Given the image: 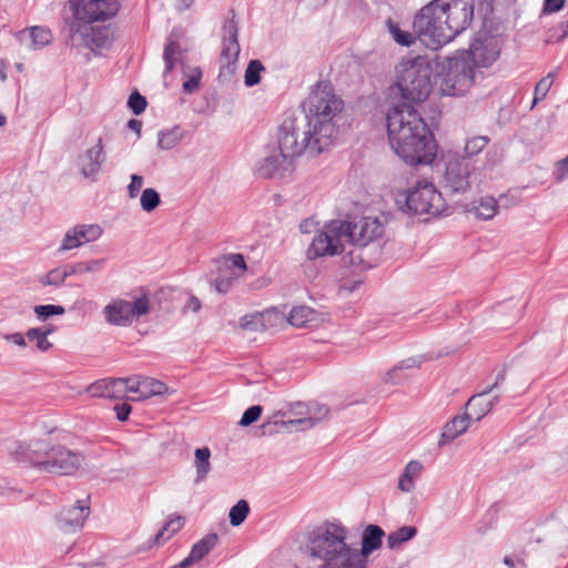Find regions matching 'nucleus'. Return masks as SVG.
Listing matches in <instances>:
<instances>
[{
	"label": "nucleus",
	"instance_id": "1",
	"mask_svg": "<svg viewBox=\"0 0 568 568\" xmlns=\"http://www.w3.org/2000/svg\"><path fill=\"white\" fill-rule=\"evenodd\" d=\"M348 529L341 523L324 521L307 534L306 551L318 568H367V557L382 547L384 530L368 525L362 536L361 549L347 542Z\"/></svg>",
	"mask_w": 568,
	"mask_h": 568
},
{
	"label": "nucleus",
	"instance_id": "2",
	"mask_svg": "<svg viewBox=\"0 0 568 568\" xmlns=\"http://www.w3.org/2000/svg\"><path fill=\"white\" fill-rule=\"evenodd\" d=\"M390 148L407 164H429L436 155V142L427 123L410 104L400 102L387 112Z\"/></svg>",
	"mask_w": 568,
	"mask_h": 568
},
{
	"label": "nucleus",
	"instance_id": "3",
	"mask_svg": "<svg viewBox=\"0 0 568 568\" xmlns=\"http://www.w3.org/2000/svg\"><path fill=\"white\" fill-rule=\"evenodd\" d=\"M73 13L71 20H65L64 31L74 41L79 36L85 48H106L111 42L112 32L106 26H93L94 22L113 18L119 9L118 0H69Z\"/></svg>",
	"mask_w": 568,
	"mask_h": 568
},
{
	"label": "nucleus",
	"instance_id": "4",
	"mask_svg": "<svg viewBox=\"0 0 568 568\" xmlns=\"http://www.w3.org/2000/svg\"><path fill=\"white\" fill-rule=\"evenodd\" d=\"M8 452L18 463L28 464L43 471L57 475L70 476L81 467L84 457L64 446L49 448L42 440L24 445L20 442H10L7 445Z\"/></svg>",
	"mask_w": 568,
	"mask_h": 568
},
{
	"label": "nucleus",
	"instance_id": "5",
	"mask_svg": "<svg viewBox=\"0 0 568 568\" xmlns=\"http://www.w3.org/2000/svg\"><path fill=\"white\" fill-rule=\"evenodd\" d=\"M303 108L304 118L317 130V134L324 141L332 144L337 134L335 119L344 109V101L335 93L333 85L328 81L318 82L310 92Z\"/></svg>",
	"mask_w": 568,
	"mask_h": 568
},
{
	"label": "nucleus",
	"instance_id": "6",
	"mask_svg": "<svg viewBox=\"0 0 568 568\" xmlns=\"http://www.w3.org/2000/svg\"><path fill=\"white\" fill-rule=\"evenodd\" d=\"M278 150L293 160L304 153L316 156L331 144L317 134V130L304 116H286L277 134Z\"/></svg>",
	"mask_w": 568,
	"mask_h": 568
},
{
	"label": "nucleus",
	"instance_id": "7",
	"mask_svg": "<svg viewBox=\"0 0 568 568\" xmlns=\"http://www.w3.org/2000/svg\"><path fill=\"white\" fill-rule=\"evenodd\" d=\"M397 77V89L403 102L410 105L425 101L432 92V69L422 57L400 62Z\"/></svg>",
	"mask_w": 568,
	"mask_h": 568
},
{
	"label": "nucleus",
	"instance_id": "8",
	"mask_svg": "<svg viewBox=\"0 0 568 568\" xmlns=\"http://www.w3.org/2000/svg\"><path fill=\"white\" fill-rule=\"evenodd\" d=\"M396 204L409 215L439 216L448 210L442 193L426 180H417L406 192L397 194Z\"/></svg>",
	"mask_w": 568,
	"mask_h": 568
},
{
	"label": "nucleus",
	"instance_id": "9",
	"mask_svg": "<svg viewBox=\"0 0 568 568\" xmlns=\"http://www.w3.org/2000/svg\"><path fill=\"white\" fill-rule=\"evenodd\" d=\"M477 65L464 51L448 58L439 74V90L443 95H463L473 87Z\"/></svg>",
	"mask_w": 568,
	"mask_h": 568
},
{
	"label": "nucleus",
	"instance_id": "10",
	"mask_svg": "<svg viewBox=\"0 0 568 568\" xmlns=\"http://www.w3.org/2000/svg\"><path fill=\"white\" fill-rule=\"evenodd\" d=\"M444 14L438 0H432L422 7L413 20L414 33L429 49L437 50L449 43L447 31L443 28Z\"/></svg>",
	"mask_w": 568,
	"mask_h": 568
},
{
	"label": "nucleus",
	"instance_id": "11",
	"mask_svg": "<svg viewBox=\"0 0 568 568\" xmlns=\"http://www.w3.org/2000/svg\"><path fill=\"white\" fill-rule=\"evenodd\" d=\"M348 230L343 220H335L325 224L324 229L312 240L306 251L307 258L316 260L339 254L344 248V234Z\"/></svg>",
	"mask_w": 568,
	"mask_h": 568
},
{
	"label": "nucleus",
	"instance_id": "12",
	"mask_svg": "<svg viewBox=\"0 0 568 568\" xmlns=\"http://www.w3.org/2000/svg\"><path fill=\"white\" fill-rule=\"evenodd\" d=\"M231 18H227L222 27V51L221 68L217 79L221 83L232 80L236 72V62L240 54L239 23L235 20V12L231 10Z\"/></svg>",
	"mask_w": 568,
	"mask_h": 568
},
{
	"label": "nucleus",
	"instance_id": "13",
	"mask_svg": "<svg viewBox=\"0 0 568 568\" xmlns=\"http://www.w3.org/2000/svg\"><path fill=\"white\" fill-rule=\"evenodd\" d=\"M444 14V30L449 42L468 29L474 20V0H438Z\"/></svg>",
	"mask_w": 568,
	"mask_h": 568
},
{
	"label": "nucleus",
	"instance_id": "14",
	"mask_svg": "<svg viewBox=\"0 0 568 568\" xmlns=\"http://www.w3.org/2000/svg\"><path fill=\"white\" fill-rule=\"evenodd\" d=\"M474 172L475 165L469 159L462 158L459 154L448 155L442 180L444 190L453 194L467 192L470 189Z\"/></svg>",
	"mask_w": 568,
	"mask_h": 568
},
{
	"label": "nucleus",
	"instance_id": "15",
	"mask_svg": "<svg viewBox=\"0 0 568 568\" xmlns=\"http://www.w3.org/2000/svg\"><path fill=\"white\" fill-rule=\"evenodd\" d=\"M343 221L349 229L344 234L345 241L349 243L377 245L375 240L384 233V226L377 217H362L355 223Z\"/></svg>",
	"mask_w": 568,
	"mask_h": 568
},
{
	"label": "nucleus",
	"instance_id": "16",
	"mask_svg": "<svg viewBox=\"0 0 568 568\" xmlns=\"http://www.w3.org/2000/svg\"><path fill=\"white\" fill-rule=\"evenodd\" d=\"M465 54L474 61L477 68H487L491 65L500 54L499 40L494 36H477Z\"/></svg>",
	"mask_w": 568,
	"mask_h": 568
},
{
	"label": "nucleus",
	"instance_id": "17",
	"mask_svg": "<svg viewBox=\"0 0 568 568\" xmlns=\"http://www.w3.org/2000/svg\"><path fill=\"white\" fill-rule=\"evenodd\" d=\"M294 160L284 152H273L256 164V172L262 178H285L294 171Z\"/></svg>",
	"mask_w": 568,
	"mask_h": 568
},
{
	"label": "nucleus",
	"instance_id": "18",
	"mask_svg": "<svg viewBox=\"0 0 568 568\" xmlns=\"http://www.w3.org/2000/svg\"><path fill=\"white\" fill-rule=\"evenodd\" d=\"M105 161L106 153L104 151L102 138H99L93 146L80 153L77 158V164L80 173L85 179H92L93 181H95V178Z\"/></svg>",
	"mask_w": 568,
	"mask_h": 568
},
{
	"label": "nucleus",
	"instance_id": "19",
	"mask_svg": "<svg viewBox=\"0 0 568 568\" xmlns=\"http://www.w3.org/2000/svg\"><path fill=\"white\" fill-rule=\"evenodd\" d=\"M505 379V372H500L496 381L489 387L483 389L481 392L473 395L468 402L466 403V413L468 416H471V422H479L484 416H486L495 404L498 403L499 397L495 396L493 399L486 398V396L493 392V389L497 388L499 383Z\"/></svg>",
	"mask_w": 568,
	"mask_h": 568
},
{
	"label": "nucleus",
	"instance_id": "20",
	"mask_svg": "<svg viewBox=\"0 0 568 568\" xmlns=\"http://www.w3.org/2000/svg\"><path fill=\"white\" fill-rule=\"evenodd\" d=\"M352 248L344 257V263L358 271L374 267L377 264L381 248L378 245L351 243Z\"/></svg>",
	"mask_w": 568,
	"mask_h": 568
},
{
	"label": "nucleus",
	"instance_id": "21",
	"mask_svg": "<svg viewBox=\"0 0 568 568\" xmlns=\"http://www.w3.org/2000/svg\"><path fill=\"white\" fill-rule=\"evenodd\" d=\"M102 235V229L98 224H82L69 230L62 241L60 251H69L84 243L98 240Z\"/></svg>",
	"mask_w": 568,
	"mask_h": 568
},
{
	"label": "nucleus",
	"instance_id": "22",
	"mask_svg": "<svg viewBox=\"0 0 568 568\" xmlns=\"http://www.w3.org/2000/svg\"><path fill=\"white\" fill-rule=\"evenodd\" d=\"M90 514L89 506L78 505L63 508L57 517V524L64 531L75 530L83 526L85 518Z\"/></svg>",
	"mask_w": 568,
	"mask_h": 568
},
{
	"label": "nucleus",
	"instance_id": "23",
	"mask_svg": "<svg viewBox=\"0 0 568 568\" xmlns=\"http://www.w3.org/2000/svg\"><path fill=\"white\" fill-rule=\"evenodd\" d=\"M103 314L105 321L115 326H126L131 324L133 316L130 308V302L124 300H113L104 306Z\"/></svg>",
	"mask_w": 568,
	"mask_h": 568
},
{
	"label": "nucleus",
	"instance_id": "24",
	"mask_svg": "<svg viewBox=\"0 0 568 568\" xmlns=\"http://www.w3.org/2000/svg\"><path fill=\"white\" fill-rule=\"evenodd\" d=\"M90 394L104 398H121L125 394V378H104L89 386Z\"/></svg>",
	"mask_w": 568,
	"mask_h": 568
},
{
	"label": "nucleus",
	"instance_id": "25",
	"mask_svg": "<svg viewBox=\"0 0 568 568\" xmlns=\"http://www.w3.org/2000/svg\"><path fill=\"white\" fill-rule=\"evenodd\" d=\"M470 424L471 416L467 414L455 416L444 425L438 446L443 447L463 435L469 428Z\"/></svg>",
	"mask_w": 568,
	"mask_h": 568
},
{
	"label": "nucleus",
	"instance_id": "26",
	"mask_svg": "<svg viewBox=\"0 0 568 568\" xmlns=\"http://www.w3.org/2000/svg\"><path fill=\"white\" fill-rule=\"evenodd\" d=\"M17 37L21 43L29 41V47L33 50L42 49L52 41L50 29L38 26L21 30Z\"/></svg>",
	"mask_w": 568,
	"mask_h": 568
},
{
	"label": "nucleus",
	"instance_id": "27",
	"mask_svg": "<svg viewBox=\"0 0 568 568\" xmlns=\"http://www.w3.org/2000/svg\"><path fill=\"white\" fill-rule=\"evenodd\" d=\"M277 314L272 310L262 313L246 314L240 318V327L245 331L261 332L272 325V318Z\"/></svg>",
	"mask_w": 568,
	"mask_h": 568
},
{
	"label": "nucleus",
	"instance_id": "28",
	"mask_svg": "<svg viewBox=\"0 0 568 568\" xmlns=\"http://www.w3.org/2000/svg\"><path fill=\"white\" fill-rule=\"evenodd\" d=\"M423 470V465L418 460H410L404 468L399 480L398 488L404 493H410L415 488V479H417Z\"/></svg>",
	"mask_w": 568,
	"mask_h": 568
},
{
	"label": "nucleus",
	"instance_id": "29",
	"mask_svg": "<svg viewBox=\"0 0 568 568\" xmlns=\"http://www.w3.org/2000/svg\"><path fill=\"white\" fill-rule=\"evenodd\" d=\"M287 321L292 326L307 327L316 322V312L305 305L294 306L287 316Z\"/></svg>",
	"mask_w": 568,
	"mask_h": 568
},
{
	"label": "nucleus",
	"instance_id": "30",
	"mask_svg": "<svg viewBox=\"0 0 568 568\" xmlns=\"http://www.w3.org/2000/svg\"><path fill=\"white\" fill-rule=\"evenodd\" d=\"M181 58H182L181 44H180L179 40L176 38H174L173 34H171V36H169V38L166 40V43L164 47V52H163V60L165 63L164 74L170 73L174 69L175 64L180 61Z\"/></svg>",
	"mask_w": 568,
	"mask_h": 568
},
{
	"label": "nucleus",
	"instance_id": "31",
	"mask_svg": "<svg viewBox=\"0 0 568 568\" xmlns=\"http://www.w3.org/2000/svg\"><path fill=\"white\" fill-rule=\"evenodd\" d=\"M217 535L215 532L207 534L201 540L193 545L187 558L194 564L204 558L217 544Z\"/></svg>",
	"mask_w": 568,
	"mask_h": 568
},
{
	"label": "nucleus",
	"instance_id": "32",
	"mask_svg": "<svg viewBox=\"0 0 568 568\" xmlns=\"http://www.w3.org/2000/svg\"><path fill=\"white\" fill-rule=\"evenodd\" d=\"M183 133L179 125L158 132V148L160 150H172L182 140Z\"/></svg>",
	"mask_w": 568,
	"mask_h": 568
},
{
	"label": "nucleus",
	"instance_id": "33",
	"mask_svg": "<svg viewBox=\"0 0 568 568\" xmlns=\"http://www.w3.org/2000/svg\"><path fill=\"white\" fill-rule=\"evenodd\" d=\"M497 201L490 196L481 197L478 205H474L468 210V212L483 220H491L497 214Z\"/></svg>",
	"mask_w": 568,
	"mask_h": 568
},
{
	"label": "nucleus",
	"instance_id": "34",
	"mask_svg": "<svg viewBox=\"0 0 568 568\" xmlns=\"http://www.w3.org/2000/svg\"><path fill=\"white\" fill-rule=\"evenodd\" d=\"M195 455V468H196V477L195 483H200L205 479L207 474L211 470L210 457L211 452L207 447L197 448L194 453Z\"/></svg>",
	"mask_w": 568,
	"mask_h": 568
},
{
	"label": "nucleus",
	"instance_id": "35",
	"mask_svg": "<svg viewBox=\"0 0 568 568\" xmlns=\"http://www.w3.org/2000/svg\"><path fill=\"white\" fill-rule=\"evenodd\" d=\"M138 388L141 389V395L144 397L162 395L168 392V387L164 383L151 377H141L138 381Z\"/></svg>",
	"mask_w": 568,
	"mask_h": 568
},
{
	"label": "nucleus",
	"instance_id": "36",
	"mask_svg": "<svg viewBox=\"0 0 568 568\" xmlns=\"http://www.w3.org/2000/svg\"><path fill=\"white\" fill-rule=\"evenodd\" d=\"M318 417L310 416L305 418L282 422V425L285 427L295 428L296 430H305L314 427L323 417H325L328 414V408H326L325 406H321L318 408Z\"/></svg>",
	"mask_w": 568,
	"mask_h": 568
},
{
	"label": "nucleus",
	"instance_id": "37",
	"mask_svg": "<svg viewBox=\"0 0 568 568\" xmlns=\"http://www.w3.org/2000/svg\"><path fill=\"white\" fill-rule=\"evenodd\" d=\"M417 535V529L413 526H403L396 531H393L387 537V546L390 549L399 547L402 544L410 540Z\"/></svg>",
	"mask_w": 568,
	"mask_h": 568
},
{
	"label": "nucleus",
	"instance_id": "38",
	"mask_svg": "<svg viewBox=\"0 0 568 568\" xmlns=\"http://www.w3.org/2000/svg\"><path fill=\"white\" fill-rule=\"evenodd\" d=\"M250 514V505L245 499L239 500L234 506L231 507L229 513L230 524L233 527H237L244 523Z\"/></svg>",
	"mask_w": 568,
	"mask_h": 568
},
{
	"label": "nucleus",
	"instance_id": "39",
	"mask_svg": "<svg viewBox=\"0 0 568 568\" xmlns=\"http://www.w3.org/2000/svg\"><path fill=\"white\" fill-rule=\"evenodd\" d=\"M386 26H387L388 32L392 34V37L398 44L404 45V47H409L410 44L414 43L415 37L407 31H403L399 28L398 23L393 21L390 18H388L386 20Z\"/></svg>",
	"mask_w": 568,
	"mask_h": 568
},
{
	"label": "nucleus",
	"instance_id": "40",
	"mask_svg": "<svg viewBox=\"0 0 568 568\" xmlns=\"http://www.w3.org/2000/svg\"><path fill=\"white\" fill-rule=\"evenodd\" d=\"M419 364H420V361L417 358H414V357L406 358L385 374L384 382L390 383V384H396L400 381V377L397 376L398 372H400L403 369L417 367V366H419Z\"/></svg>",
	"mask_w": 568,
	"mask_h": 568
},
{
	"label": "nucleus",
	"instance_id": "41",
	"mask_svg": "<svg viewBox=\"0 0 568 568\" xmlns=\"http://www.w3.org/2000/svg\"><path fill=\"white\" fill-rule=\"evenodd\" d=\"M264 65L260 60H251L247 64L244 75V83L246 87H254L261 81V72Z\"/></svg>",
	"mask_w": 568,
	"mask_h": 568
},
{
	"label": "nucleus",
	"instance_id": "42",
	"mask_svg": "<svg viewBox=\"0 0 568 568\" xmlns=\"http://www.w3.org/2000/svg\"><path fill=\"white\" fill-rule=\"evenodd\" d=\"M26 337L29 341H36L37 347L41 352H47L52 347V343L48 341V332H44L42 327L29 328Z\"/></svg>",
	"mask_w": 568,
	"mask_h": 568
},
{
	"label": "nucleus",
	"instance_id": "43",
	"mask_svg": "<svg viewBox=\"0 0 568 568\" xmlns=\"http://www.w3.org/2000/svg\"><path fill=\"white\" fill-rule=\"evenodd\" d=\"M489 139L484 135H478L468 139L465 144V155L463 158H467L469 159V161H471V158L481 152L486 148Z\"/></svg>",
	"mask_w": 568,
	"mask_h": 568
},
{
	"label": "nucleus",
	"instance_id": "44",
	"mask_svg": "<svg viewBox=\"0 0 568 568\" xmlns=\"http://www.w3.org/2000/svg\"><path fill=\"white\" fill-rule=\"evenodd\" d=\"M141 207L145 212L154 211L161 203V197L155 189L143 190L140 199Z\"/></svg>",
	"mask_w": 568,
	"mask_h": 568
},
{
	"label": "nucleus",
	"instance_id": "45",
	"mask_svg": "<svg viewBox=\"0 0 568 568\" xmlns=\"http://www.w3.org/2000/svg\"><path fill=\"white\" fill-rule=\"evenodd\" d=\"M554 77L555 73L550 72L537 82L534 91L532 105H536L539 101L546 98L554 83Z\"/></svg>",
	"mask_w": 568,
	"mask_h": 568
},
{
	"label": "nucleus",
	"instance_id": "46",
	"mask_svg": "<svg viewBox=\"0 0 568 568\" xmlns=\"http://www.w3.org/2000/svg\"><path fill=\"white\" fill-rule=\"evenodd\" d=\"M65 278H68L67 273L64 266H62L49 271L44 276L40 278V283L44 286H60L65 281Z\"/></svg>",
	"mask_w": 568,
	"mask_h": 568
},
{
	"label": "nucleus",
	"instance_id": "47",
	"mask_svg": "<svg viewBox=\"0 0 568 568\" xmlns=\"http://www.w3.org/2000/svg\"><path fill=\"white\" fill-rule=\"evenodd\" d=\"M33 311L41 321H45L54 315H63L65 313L63 306L53 304L37 305Z\"/></svg>",
	"mask_w": 568,
	"mask_h": 568
},
{
	"label": "nucleus",
	"instance_id": "48",
	"mask_svg": "<svg viewBox=\"0 0 568 568\" xmlns=\"http://www.w3.org/2000/svg\"><path fill=\"white\" fill-rule=\"evenodd\" d=\"M227 267H234L239 272L234 273L235 277L242 276L246 271L244 256L240 253L229 254L224 257Z\"/></svg>",
	"mask_w": 568,
	"mask_h": 568
},
{
	"label": "nucleus",
	"instance_id": "49",
	"mask_svg": "<svg viewBox=\"0 0 568 568\" xmlns=\"http://www.w3.org/2000/svg\"><path fill=\"white\" fill-rule=\"evenodd\" d=\"M130 308L133 318L146 315L150 312V301L146 295H142L133 303L130 302Z\"/></svg>",
	"mask_w": 568,
	"mask_h": 568
},
{
	"label": "nucleus",
	"instance_id": "50",
	"mask_svg": "<svg viewBox=\"0 0 568 568\" xmlns=\"http://www.w3.org/2000/svg\"><path fill=\"white\" fill-rule=\"evenodd\" d=\"M146 104V99L138 91L130 94L128 106L135 115L141 114L145 110Z\"/></svg>",
	"mask_w": 568,
	"mask_h": 568
},
{
	"label": "nucleus",
	"instance_id": "51",
	"mask_svg": "<svg viewBox=\"0 0 568 568\" xmlns=\"http://www.w3.org/2000/svg\"><path fill=\"white\" fill-rule=\"evenodd\" d=\"M262 412H263V408L261 405H253V406L248 407L243 413L242 418L240 419L239 424L242 427H247V426L252 425L260 418Z\"/></svg>",
	"mask_w": 568,
	"mask_h": 568
},
{
	"label": "nucleus",
	"instance_id": "52",
	"mask_svg": "<svg viewBox=\"0 0 568 568\" xmlns=\"http://www.w3.org/2000/svg\"><path fill=\"white\" fill-rule=\"evenodd\" d=\"M202 78V71L200 68H194L192 74L183 82L184 92L191 94L195 92L200 87Z\"/></svg>",
	"mask_w": 568,
	"mask_h": 568
},
{
	"label": "nucleus",
	"instance_id": "53",
	"mask_svg": "<svg viewBox=\"0 0 568 568\" xmlns=\"http://www.w3.org/2000/svg\"><path fill=\"white\" fill-rule=\"evenodd\" d=\"M184 525V518L182 516H175L170 518L165 525L164 530H168V535L172 537L174 534H176Z\"/></svg>",
	"mask_w": 568,
	"mask_h": 568
},
{
	"label": "nucleus",
	"instance_id": "54",
	"mask_svg": "<svg viewBox=\"0 0 568 568\" xmlns=\"http://www.w3.org/2000/svg\"><path fill=\"white\" fill-rule=\"evenodd\" d=\"M143 176L139 174L131 175V182L128 185V194L131 199H134L140 193V190L143 185Z\"/></svg>",
	"mask_w": 568,
	"mask_h": 568
},
{
	"label": "nucleus",
	"instance_id": "55",
	"mask_svg": "<svg viewBox=\"0 0 568 568\" xmlns=\"http://www.w3.org/2000/svg\"><path fill=\"white\" fill-rule=\"evenodd\" d=\"M114 412L116 414V418L120 422H125L129 419V416L132 412V407L128 403H120L114 406Z\"/></svg>",
	"mask_w": 568,
	"mask_h": 568
},
{
	"label": "nucleus",
	"instance_id": "56",
	"mask_svg": "<svg viewBox=\"0 0 568 568\" xmlns=\"http://www.w3.org/2000/svg\"><path fill=\"white\" fill-rule=\"evenodd\" d=\"M555 175L557 181H562L568 176V155L556 163Z\"/></svg>",
	"mask_w": 568,
	"mask_h": 568
},
{
	"label": "nucleus",
	"instance_id": "57",
	"mask_svg": "<svg viewBox=\"0 0 568 568\" xmlns=\"http://www.w3.org/2000/svg\"><path fill=\"white\" fill-rule=\"evenodd\" d=\"M84 273H95L102 270L104 260H91V261H82Z\"/></svg>",
	"mask_w": 568,
	"mask_h": 568
},
{
	"label": "nucleus",
	"instance_id": "58",
	"mask_svg": "<svg viewBox=\"0 0 568 568\" xmlns=\"http://www.w3.org/2000/svg\"><path fill=\"white\" fill-rule=\"evenodd\" d=\"M565 4V0H545L542 11L552 13L559 11Z\"/></svg>",
	"mask_w": 568,
	"mask_h": 568
},
{
	"label": "nucleus",
	"instance_id": "59",
	"mask_svg": "<svg viewBox=\"0 0 568 568\" xmlns=\"http://www.w3.org/2000/svg\"><path fill=\"white\" fill-rule=\"evenodd\" d=\"M233 278L232 277H225V278H216L214 281L215 290L219 293H227L232 286Z\"/></svg>",
	"mask_w": 568,
	"mask_h": 568
},
{
	"label": "nucleus",
	"instance_id": "60",
	"mask_svg": "<svg viewBox=\"0 0 568 568\" xmlns=\"http://www.w3.org/2000/svg\"><path fill=\"white\" fill-rule=\"evenodd\" d=\"M64 270L67 273V277L72 276V275L84 274V267H83L82 261L77 262V263L67 264V265H64Z\"/></svg>",
	"mask_w": 568,
	"mask_h": 568
},
{
	"label": "nucleus",
	"instance_id": "61",
	"mask_svg": "<svg viewBox=\"0 0 568 568\" xmlns=\"http://www.w3.org/2000/svg\"><path fill=\"white\" fill-rule=\"evenodd\" d=\"M3 338L8 342H11L16 344L17 346L24 347L27 345L26 343V336H23L21 333H11V334H4Z\"/></svg>",
	"mask_w": 568,
	"mask_h": 568
},
{
	"label": "nucleus",
	"instance_id": "62",
	"mask_svg": "<svg viewBox=\"0 0 568 568\" xmlns=\"http://www.w3.org/2000/svg\"><path fill=\"white\" fill-rule=\"evenodd\" d=\"M168 530H164V527L160 529L153 537V539L150 541L149 547H152L154 545L159 546L163 542H165L171 537L166 532Z\"/></svg>",
	"mask_w": 568,
	"mask_h": 568
},
{
	"label": "nucleus",
	"instance_id": "63",
	"mask_svg": "<svg viewBox=\"0 0 568 568\" xmlns=\"http://www.w3.org/2000/svg\"><path fill=\"white\" fill-rule=\"evenodd\" d=\"M184 310L185 311H191L193 313H197L201 310V301L196 296L192 295L187 300V302H186V304L184 306Z\"/></svg>",
	"mask_w": 568,
	"mask_h": 568
},
{
	"label": "nucleus",
	"instance_id": "64",
	"mask_svg": "<svg viewBox=\"0 0 568 568\" xmlns=\"http://www.w3.org/2000/svg\"><path fill=\"white\" fill-rule=\"evenodd\" d=\"M128 128L133 130L138 136L141 135V128H142V122L140 120H136V119H131L128 121Z\"/></svg>",
	"mask_w": 568,
	"mask_h": 568
}]
</instances>
